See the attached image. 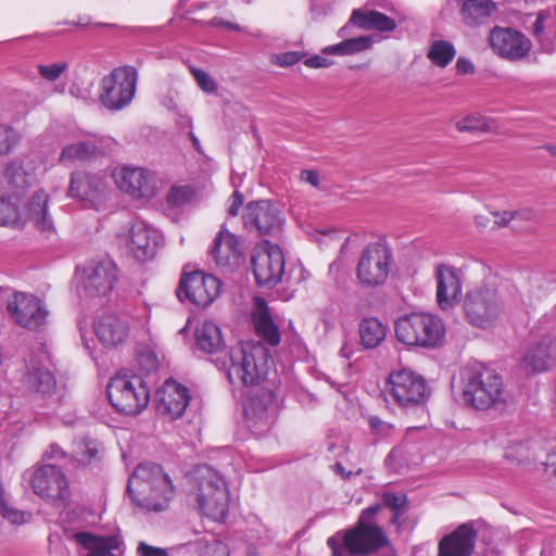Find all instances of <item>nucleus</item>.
<instances>
[{"label":"nucleus","mask_w":556,"mask_h":556,"mask_svg":"<svg viewBox=\"0 0 556 556\" xmlns=\"http://www.w3.org/2000/svg\"><path fill=\"white\" fill-rule=\"evenodd\" d=\"M270 361V352L263 343L244 341L229 349L219 368L237 395L273 381L267 378Z\"/></svg>","instance_id":"obj_1"},{"label":"nucleus","mask_w":556,"mask_h":556,"mask_svg":"<svg viewBox=\"0 0 556 556\" xmlns=\"http://www.w3.org/2000/svg\"><path fill=\"white\" fill-rule=\"evenodd\" d=\"M380 509L379 504L365 508L354 527L328 538L327 544L332 556H368L389 545L390 541L383 529L375 522Z\"/></svg>","instance_id":"obj_2"},{"label":"nucleus","mask_w":556,"mask_h":556,"mask_svg":"<svg viewBox=\"0 0 556 556\" xmlns=\"http://www.w3.org/2000/svg\"><path fill=\"white\" fill-rule=\"evenodd\" d=\"M127 492L132 503L147 511H162L174 496L169 476L156 464L146 463L136 467L128 479Z\"/></svg>","instance_id":"obj_3"},{"label":"nucleus","mask_w":556,"mask_h":556,"mask_svg":"<svg viewBox=\"0 0 556 556\" xmlns=\"http://www.w3.org/2000/svg\"><path fill=\"white\" fill-rule=\"evenodd\" d=\"M460 383L464 403L475 409L486 410L506 401L501 376L480 363L467 365L460 371Z\"/></svg>","instance_id":"obj_4"},{"label":"nucleus","mask_w":556,"mask_h":556,"mask_svg":"<svg viewBox=\"0 0 556 556\" xmlns=\"http://www.w3.org/2000/svg\"><path fill=\"white\" fill-rule=\"evenodd\" d=\"M192 493L199 510L214 521L228 516L229 493L224 477L208 465L198 466L192 475Z\"/></svg>","instance_id":"obj_5"},{"label":"nucleus","mask_w":556,"mask_h":556,"mask_svg":"<svg viewBox=\"0 0 556 556\" xmlns=\"http://www.w3.org/2000/svg\"><path fill=\"white\" fill-rule=\"evenodd\" d=\"M27 220H33L47 236L54 232L53 220L48 214V195L43 190L36 191L25 205L18 193L7 192L0 198V226L20 227Z\"/></svg>","instance_id":"obj_6"},{"label":"nucleus","mask_w":556,"mask_h":556,"mask_svg":"<svg viewBox=\"0 0 556 556\" xmlns=\"http://www.w3.org/2000/svg\"><path fill=\"white\" fill-rule=\"evenodd\" d=\"M274 381L240 393L247 427L256 437L265 435L273 428L278 415V401Z\"/></svg>","instance_id":"obj_7"},{"label":"nucleus","mask_w":556,"mask_h":556,"mask_svg":"<svg viewBox=\"0 0 556 556\" xmlns=\"http://www.w3.org/2000/svg\"><path fill=\"white\" fill-rule=\"evenodd\" d=\"M430 394L427 380L408 368L390 372L384 387L386 400L405 410L424 408Z\"/></svg>","instance_id":"obj_8"},{"label":"nucleus","mask_w":556,"mask_h":556,"mask_svg":"<svg viewBox=\"0 0 556 556\" xmlns=\"http://www.w3.org/2000/svg\"><path fill=\"white\" fill-rule=\"evenodd\" d=\"M444 334L442 319L431 313L416 312L395 321V336L406 345L435 348L442 343Z\"/></svg>","instance_id":"obj_9"},{"label":"nucleus","mask_w":556,"mask_h":556,"mask_svg":"<svg viewBox=\"0 0 556 556\" xmlns=\"http://www.w3.org/2000/svg\"><path fill=\"white\" fill-rule=\"evenodd\" d=\"M33 492L45 502L55 506H65L72 495L70 482L64 471L50 464H37L23 473Z\"/></svg>","instance_id":"obj_10"},{"label":"nucleus","mask_w":556,"mask_h":556,"mask_svg":"<svg viewBox=\"0 0 556 556\" xmlns=\"http://www.w3.org/2000/svg\"><path fill=\"white\" fill-rule=\"evenodd\" d=\"M106 394L111 405L121 414L137 415L150 401V391L140 376L119 370L111 378Z\"/></svg>","instance_id":"obj_11"},{"label":"nucleus","mask_w":556,"mask_h":556,"mask_svg":"<svg viewBox=\"0 0 556 556\" xmlns=\"http://www.w3.org/2000/svg\"><path fill=\"white\" fill-rule=\"evenodd\" d=\"M0 298L8 299V313L18 326L28 330H39L47 325L49 309L40 298L25 292L11 294V290L3 287H0Z\"/></svg>","instance_id":"obj_12"},{"label":"nucleus","mask_w":556,"mask_h":556,"mask_svg":"<svg viewBox=\"0 0 556 556\" xmlns=\"http://www.w3.org/2000/svg\"><path fill=\"white\" fill-rule=\"evenodd\" d=\"M116 187L134 200H151L159 191L156 174L142 166L121 165L112 172Z\"/></svg>","instance_id":"obj_13"},{"label":"nucleus","mask_w":556,"mask_h":556,"mask_svg":"<svg viewBox=\"0 0 556 556\" xmlns=\"http://www.w3.org/2000/svg\"><path fill=\"white\" fill-rule=\"evenodd\" d=\"M118 244L139 262L151 260L162 242L161 232L141 219H135L117 233Z\"/></svg>","instance_id":"obj_14"},{"label":"nucleus","mask_w":556,"mask_h":556,"mask_svg":"<svg viewBox=\"0 0 556 556\" xmlns=\"http://www.w3.org/2000/svg\"><path fill=\"white\" fill-rule=\"evenodd\" d=\"M251 267L257 286L271 288L282 278L285 257L277 244L264 240L251 254Z\"/></svg>","instance_id":"obj_15"},{"label":"nucleus","mask_w":556,"mask_h":556,"mask_svg":"<svg viewBox=\"0 0 556 556\" xmlns=\"http://www.w3.org/2000/svg\"><path fill=\"white\" fill-rule=\"evenodd\" d=\"M464 306L468 321L479 328L492 326L501 316L504 307L497 291L490 287H480L469 291Z\"/></svg>","instance_id":"obj_16"},{"label":"nucleus","mask_w":556,"mask_h":556,"mask_svg":"<svg viewBox=\"0 0 556 556\" xmlns=\"http://www.w3.org/2000/svg\"><path fill=\"white\" fill-rule=\"evenodd\" d=\"M137 71L132 66L117 67L102 79V104L111 110L128 105L136 92Z\"/></svg>","instance_id":"obj_17"},{"label":"nucleus","mask_w":556,"mask_h":556,"mask_svg":"<svg viewBox=\"0 0 556 556\" xmlns=\"http://www.w3.org/2000/svg\"><path fill=\"white\" fill-rule=\"evenodd\" d=\"M392 253L382 243H370L362 252L357 264V278L362 286L382 285L390 273Z\"/></svg>","instance_id":"obj_18"},{"label":"nucleus","mask_w":556,"mask_h":556,"mask_svg":"<svg viewBox=\"0 0 556 556\" xmlns=\"http://www.w3.org/2000/svg\"><path fill=\"white\" fill-rule=\"evenodd\" d=\"M24 383L31 395L47 406L55 407L65 400V386L56 382L49 368L33 361L27 365Z\"/></svg>","instance_id":"obj_19"},{"label":"nucleus","mask_w":556,"mask_h":556,"mask_svg":"<svg viewBox=\"0 0 556 556\" xmlns=\"http://www.w3.org/2000/svg\"><path fill=\"white\" fill-rule=\"evenodd\" d=\"M220 281L213 275L193 271L181 277L177 288L180 301L188 300L197 307H206L219 295Z\"/></svg>","instance_id":"obj_20"},{"label":"nucleus","mask_w":556,"mask_h":556,"mask_svg":"<svg viewBox=\"0 0 556 556\" xmlns=\"http://www.w3.org/2000/svg\"><path fill=\"white\" fill-rule=\"evenodd\" d=\"M489 43L497 56L511 62L523 61L532 49L531 40L511 27L495 26L489 35Z\"/></svg>","instance_id":"obj_21"},{"label":"nucleus","mask_w":556,"mask_h":556,"mask_svg":"<svg viewBox=\"0 0 556 556\" xmlns=\"http://www.w3.org/2000/svg\"><path fill=\"white\" fill-rule=\"evenodd\" d=\"M108 187L103 177L85 170H76L71 175L67 194L84 203L86 207L99 211L106 200Z\"/></svg>","instance_id":"obj_22"},{"label":"nucleus","mask_w":556,"mask_h":556,"mask_svg":"<svg viewBox=\"0 0 556 556\" xmlns=\"http://www.w3.org/2000/svg\"><path fill=\"white\" fill-rule=\"evenodd\" d=\"M242 217L244 228L260 235H276L283 224L281 212L268 200L250 202Z\"/></svg>","instance_id":"obj_23"},{"label":"nucleus","mask_w":556,"mask_h":556,"mask_svg":"<svg viewBox=\"0 0 556 556\" xmlns=\"http://www.w3.org/2000/svg\"><path fill=\"white\" fill-rule=\"evenodd\" d=\"M81 279L84 289L89 295H106L117 280V267L108 257L92 260L84 267Z\"/></svg>","instance_id":"obj_24"},{"label":"nucleus","mask_w":556,"mask_h":556,"mask_svg":"<svg viewBox=\"0 0 556 556\" xmlns=\"http://www.w3.org/2000/svg\"><path fill=\"white\" fill-rule=\"evenodd\" d=\"M65 533L68 539L87 551L85 556H124L125 544L119 534L97 535L86 531L68 530H65Z\"/></svg>","instance_id":"obj_25"},{"label":"nucleus","mask_w":556,"mask_h":556,"mask_svg":"<svg viewBox=\"0 0 556 556\" xmlns=\"http://www.w3.org/2000/svg\"><path fill=\"white\" fill-rule=\"evenodd\" d=\"M156 396L159 413L172 420L184 415L191 400L189 389L174 379L166 380Z\"/></svg>","instance_id":"obj_26"},{"label":"nucleus","mask_w":556,"mask_h":556,"mask_svg":"<svg viewBox=\"0 0 556 556\" xmlns=\"http://www.w3.org/2000/svg\"><path fill=\"white\" fill-rule=\"evenodd\" d=\"M437 301L442 309L454 307L462 298V282L456 268L440 264L435 267Z\"/></svg>","instance_id":"obj_27"},{"label":"nucleus","mask_w":556,"mask_h":556,"mask_svg":"<svg viewBox=\"0 0 556 556\" xmlns=\"http://www.w3.org/2000/svg\"><path fill=\"white\" fill-rule=\"evenodd\" d=\"M372 45L371 37L358 36L355 38L345 39L339 43L328 46L321 50L320 55L307 58L304 64L311 68L329 67L333 62L328 58L329 55H350L368 50Z\"/></svg>","instance_id":"obj_28"},{"label":"nucleus","mask_w":556,"mask_h":556,"mask_svg":"<svg viewBox=\"0 0 556 556\" xmlns=\"http://www.w3.org/2000/svg\"><path fill=\"white\" fill-rule=\"evenodd\" d=\"M211 256L219 267H238L243 256L240 240L228 230L222 229L214 240Z\"/></svg>","instance_id":"obj_29"},{"label":"nucleus","mask_w":556,"mask_h":556,"mask_svg":"<svg viewBox=\"0 0 556 556\" xmlns=\"http://www.w3.org/2000/svg\"><path fill=\"white\" fill-rule=\"evenodd\" d=\"M29 402L28 397L24 401L17 395H2L0 399L1 412L4 414V421L0 424V433L4 432L10 438L20 435L28 418L25 415L24 407Z\"/></svg>","instance_id":"obj_30"},{"label":"nucleus","mask_w":556,"mask_h":556,"mask_svg":"<svg viewBox=\"0 0 556 556\" xmlns=\"http://www.w3.org/2000/svg\"><path fill=\"white\" fill-rule=\"evenodd\" d=\"M477 538L472 526L464 523L439 543V556H470Z\"/></svg>","instance_id":"obj_31"},{"label":"nucleus","mask_w":556,"mask_h":556,"mask_svg":"<svg viewBox=\"0 0 556 556\" xmlns=\"http://www.w3.org/2000/svg\"><path fill=\"white\" fill-rule=\"evenodd\" d=\"M556 364V340L549 336L542 338L535 345L528 349L523 358L525 369L533 372L548 370Z\"/></svg>","instance_id":"obj_32"},{"label":"nucleus","mask_w":556,"mask_h":556,"mask_svg":"<svg viewBox=\"0 0 556 556\" xmlns=\"http://www.w3.org/2000/svg\"><path fill=\"white\" fill-rule=\"evenodd\" d=\"M252 321L256 334L268 345L277 346L281 341L278 326L273 319L266 301L255 298L252 309Z\"/></svg>","instance_id":"obj_33"},{"label":"nucleus","mask_w":556,"mask_h":556,"mask_svg":"<svg viewBox=\"0 0 556 556\" xmlns=\"http://www.w3.org/2000/svg\"><path fill=\"white\" fill-rule=\"evenodd\" d=\"M93 329L99 341L105 346H117L128 336V325L115 314H103L98 316Z\"/></svg>","instance_id":"obj_34"},{"label":"nucleus","mask_w":556,"mask_h":556,"mask_svg":"<svg viewBox=\"0 0 556 556\" xmlns=\"http://www.w3.org/2000/svg\"><path fill=\"white\" fill-rule=\"evenodd\" d=\"M68 139H75L77 142L66 143L60 155V162L73 163L85 161L91 157L97 150L93 138L85 136L79 129H72L66 135Z\"/></svg>","instance_id":"obj_35"},{"label":"nucleus","mask_w":556,"mask_h":556,"mask_svg":"<svg viewBox=\"0 0 556 556\" xmlns=\"http://www.w3.org/2000/svg\"><path fill=\"white\" fill-rule=\"evenodd\" d=\"M195 344L205 353H217L224 346L219 327L210 320L201 323L195 329Z\"/></svg>","instance_id":"obj_36"},{"label":"nucleus","mask_w":556,"mask_h":556,"mask_svg":"<svg viewBox=\"0 0 556 556\" xmlns=\"http://www.w3.org/2000/svg\"><path fill=\"white\" fill-rule=\"evenodd\" d=\"M494 10L495 4L491 0H464L462 15L467 25L478 26L486 23Z\"/></svg>","instance_id":"obj_37"},{"label":"nucleus","mask_w":556,"mask_h":556,"mask_svg":"<svg viewBox=\"0 0 556 556\" xmlns=\"http://www.w3.org/2000/svg\"><path fill=\"white\" fill-rule=\"evenodd\" d=\"M184 556H229L228 546L216 539L201 538L180 547Z\"/></svg>","instance_id":"obj_38"},{"label":"nucleus","mask_w":556,"mask_h":556,"mask_svg":"<svg viewBox=\"0 0 556 556\" xmlns=\"http://www.w3.org/2000/svg\"><path fill=\"white\" fill-rule=\"evenodd\" d=\"M350 21L365 29L390 31L396 27L394 20L378 11L363 12L354 10Z\"/></svg>","instance_id":"obj_39"},{"label":"nucleus","mask_w":556,"mask_h":556,"mask_svg":"<svg viewBox=\"0 0 556 556\" xmlns=\"http://www.w3.org/2000/svg\"><path fill=\"white\" fill-rule=\"evenodd\" d=\"M387 328L377 318H364L359 324L361 343L366 349L377 348L386 338Z\"/></svg>","instance_id":"obj_40"},{"label":"nucleus","mask_w":556,"mask_h":556,"mask_svg":"<svg viewBox=\"0 0 556 556\" xmlns=\"http://www.w3.org/2000/svg\"><path fill=\"white\" fill-rule=\"evenodd\" d=\"M4 179L8 184L7 192H14L24 195L29 186V176L17 161L8 163L4 169Z\"/></svg>","instance_id":"obj_41"},{"label":"nucleus","mask_w":556,"mask_h":556,"mask_svg":"<svg viewBox=\"0 0 556 556\" xmlns=\"http://www.w3.org/2000/svg\"><path fill=\"white\" fill-rule=\"evenodd\" d=\"M504 457L518 465H529L538 459V454L530 442H515L506 446Z\"/></svg>","instance_id":"obj_42"},{"label":"nucleus","mask_w":556,"mask_h":556,"mask_svg":"<svg viewBox=\"0 0 556 556\" xmlns=\"http://www.w3.org/2000/svg\"><path fill=\"white\" fill-rule=\"evenodd\" d=\"M456 50L450 41L434 40L428 50V59L437 66L444 68L455 58Z\"/></svg>","instance_id":"obj_43"},{"label":"nucleus","mask_w":556,"mask_h":556,"mask_svg":"<svg viewBox=\"0 0 556 556\" xmlns=\"http://www.w3.org/2000/svg\"><path fill=\"white\" fill-rule=\"evenodd\" d=\"M0 515L13 525H23L29 521V513L17 510L10 505L9 494L0 482Z\"/></svg>","instance_id":"obj_44"},{"label":"nucleus","mask_w":556,"mask_h":556,"mask_svg":"<svg viewBox=\"0 0 556 556\" xmlns=\"http://www.w3.org/2000/svg\"><path fill=\"white\" fill-rule=\"evenodd\" d=\"M545 22L546 14L540 12L533 23V34L542 50L545 52H552L555 49V38L549 36L546 31Z\"/></svg>","instance_id":"obj_45"},{"label":"nucleus","mask_w":556,"mask_h":556,"mask_svg":"<svg viewBox=\"0 0 556 556\" xmlns=\"http://www.w3.org/2000/svg\"><path fill=\"white\" fill-rule=\"evenodd\" d=\"M137 359L141 369L146 372L155 371L159 368V358L154 348L149 344H139L137 350Z\"/></svg>","instance_id":"obj_46"},{"label":"nucleus","mask_w":556,"mask_h":556,"mask_svg":"<svg viewBox=\"0 0 556 556\" xmlns=\"http://www.w3.org/2000/svg\"><path fill=\"white\" fill-rule=\"evenodd\" d=\"M459 131H488L491 126L489 119L479 114H470L456 123Z\"/></svg>","instance_id":"obj_47"},{"label":"nucleus","mask_w":556,"mask_h":556,"mask_svg":"<svg viewBox=\"0 0 556 556\" xmlns=\"http://www.w3.org/2000/svg\"><path fill=\"white\" fill-rule=\"evenodd\" d=\"M367 421L370 429V433L376 440L391 438L395 431L394 426L392 424L382 420L378 416L370 415L368 416Z\"/></svg>","instance_id":"obj_48"},{"label":"nucleus","mask_w":556,"mask_h":556,"mask_svg":"<svg viewBox=\"0 0 556 556\" xmlns=\"http://www.w3.org/2000/svg\"><path fill=\"white\" fill-rule=\"evenodd\" d=\"M493 215L495 217V224L498 226H505L510 220H515L517 218L530 220L534 218L535 213L531 208H523L520 211H504L502 213L494 212Z\"/></svg>","instance_id":"obj_49"},{"label":"nucleus","mask_w":556,"mask_h":556,"mask_svg":"<svg viewBox=\"0 0 556 556\" xmlns=\"http://www.w3.org/2000/svg\"><path fill=\"white\" fill-rule=\"evenodd\" d=\"M20 139L18 132L8 125H0V154L9 153Z\"/></svg>","instance_id":"obj_50"},{"label":"nucleus","mask_w":556,"mask_h":556,"mask_svg":"<svg viewBox=\"0 0 556 556\" xmlns=\"http://www.w3.org/2000/svg\"><path fill=\"white\" fill-rule=\"evenodd\" d=\"M378 504L380 505V503H378ZM405 504H406V496L404 494L387 492L382 495L381 507L386 506L393 510L392 519L394 521L399 518Z\"/></svg>","instance_id":"obj_51"},{"label":"nucleus","mask_w":556,"mask_h":556,"mask_svg":"<svg viewBox=\"0 0 556 556\" xmlns=\"http://www.w3.org/2000/svg\"><path fill=\"white\" fill-rule=\"evenodd\" d=\"M66 62H56L51 64H40L38 72L40 76L48 81H55L67 70Z\"/></svg>","instance_id":"obj_52"},{"label":"nucleus","mask_w":556,"mask_h":556,"mask_svg":"<svg viewBox=\"0 0 556 556\" xmlns=\"http://www.w3.org/2000/svg\"><path fill=\"white\" fill-rule=\"evenodd\" d=\"M97 444L92 441L79 444L75 454V459L80 464H87L93 460L98 455Z\"/></svg>","instance_id":"obj_53"},{"label":"nucleus","mask_w":556,"mask_h":556,"mask_svg":"<svg viewBox=\"0 0 556 556\" xmlns=\"http://www.w3.org/2000/svg\"><path fill=\"white\" fill-rule=\"evenodd\" d=\"M303 53L298 51H288L282 53H276L270 56L271 63L277 64L280 67H289L302 60Z\"/></svg>","instance_id":"obj_54"},{"label":"nucleus","mask_w":556,"mask_h":556,"mask_svg":"<svg viewBox=\"0 0 556 556\" xmlns=\"http://www.w3.org/2000/svg\"><path fill=\"white\" fill-rule=\"evenodd\" d=\"M191 73L193 78L195 79L198 86L205 92L212 93L216 90V84L214 79L204 71L200 68H191Z\"/></svg>","instance_id":"obj_55"},{"label":"nucleus","mask_w":556,"mask_h":556,"mask_svg":"<svg viewBox=\"0 0 556 556\" xmlns=\"http://www.w3.org/2000/svg\"><path fill=\"white\" fill-rule=\"evenodd\" d=\"M189 195L187 187H173L167 194V202L173 206H180L188 201Z\"/></svg>","instance_id":"obj_56"},{"label":"nucleus","mask_w":556,"mask_h":556,"mask_svg":"<svg viewBox=\"0 0 556 556\" xmlns=\"http://www.w3.org/2000/svg\"><path fill=\"white\" fill-rule=\"evenodd\" d=\"M42 458L45 460H63L67 458V453L59 446L56 443H51L46 452L43 453Z\"/></svg>","instance_id":"obj_57"},{"label":"nucleus","mask_w":556,"mask_h":556,"mask_svg":"<svg viewBox=\"0 0 556 556\" xmlns=\"http://www.w3.org/2000/svg\"><path fill=\"white\" fill-rule=\"evenodd\" d=\"M137 556H168V554L164 548L154 547L146 542H140L137 546Z\"/></svg>","instance_id":"obj_58"},{"label":"nucleus","mask_w":556,"mask_h":556,"mask_svg":"<svg viewBox=\"0 0 556 556\" xmlns=\"http://www.w3.org/2000/svg\"><path fill=\"white\" fill-rule=\"evenodd\" d=\"M455 67H456L457 74H460V75L473 74V72H475L473 63L465 56H459L457 59Z\"/></svg>","instance_id":"obj_59"},{"label":"nucleus","mask_w":556,"mask_h":556,"mask_svg":"<svg viewBox=\"0 0 556 556\" xmlns=\"http://www.w3.org/2000/svg\"><path fill=\"white\" fill-rule=\"evenodd\" d=\"M70 93L83 101H87L91 97V91L89 87L80 88L76 84H73L70 88Z\"/></svg>","instance_id":"obj_60"},{"label":"nucleus","mask_w":556,"mask_h":556,"mask_svg":"<svg viewBox=\"0 0 556 556\" xmlns=\"http://www.w3.org/2000/svg\"><path fill=\"white\" fill-rule=\"evenodd\" d=\"M232 197H233V202H232V204L230 205V207H229V211H228V212H229V215H231V216H237V215H238V213H239V210H240V207H241V205H242V203H243V197H242V194H241L239 191H237V190L233 192Z\"/></svg>","instance_id":"obj_61"},{"label":"nucleus","mask_w":556,"mask_h":556,"mask_svg":"<svg viewBox=\"0 0 556 556\" xmlns=\"http://www.w3.org/2000/svg\"><path fill=\"white\" fill-rule=\"evenodd\" d=\"M301 178L314 187L319 184V174L315 170H303L301 173Z\"/></svg>","instance_id":"obj_62"},{"label":"nucleus","mask_w":556,"mask_h":556,"mask_svg":"<svg viewBox=\"0 0 556 556\" xmlns=\"http://www.w3.org/2000/svg\"><path fill=\"white\" fill-rule=\"evenodd\" d=\"M210 25H213V26L223 25L232 30H237V31L241 30V27L238 24H232L230 22H224V21L217 20V18H212L210 21Z\"/></svg>","instance_id":"obj_63"},{"label":"nucleus","mask_w":556,"mask_h":556,"mask_svg":"<svg viewBox=\"0 0 556 556\" xmlns=\"http://www.w3.org/2000/svg\"><path fill=\"white\" fill-rule=\"evenodd\" d=\"M188 136H189V139L191 140L192 142V146L193 148L197 150V152L199 153H203L202 151V147H201V143H200V140L199 138L194 135V132L192 130H190L188 132Z\"/></svg>","instance_id":"obj_64"}]
</instances>
